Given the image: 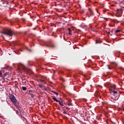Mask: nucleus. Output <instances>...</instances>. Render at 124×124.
<instances>
[{
    "mask_svg": "<svg viewBox=\"0 0 124 124\" xmlns=\"http://www.w3.org/2000/svg\"><path fill=\"white\" fill-rule=\"evenodd\" d=\"M100 43H102V41L99 40H96L95 41V44H100Z\"/></svg>",
    "mask_w": 124,
    "mask_h": 124,
    "instance_id": "1a4fd4ad",
    "label": "nucleus"
},
{
    "mask_svg": "<svg viewBox=\"0 0 124 124\" xmlns=\"http://www.w3.org/2000/svg\"><path fill=\"white\" fill-rule=\"evenodd\" d=\"M29 52H31V50L29 49Z\"/></svg>",
    "mask_w": 124,
    "mask_h": 124,
    "instance_id": "c9c22d12",
    "label": "nucleus"
},
{
    "mask_svg": "<svg viewBox=\"0 0 124 124\" xmlns=\"http://www.w3.org/2000/svg\"><path fill=\"white\" fill-rule=\"evenodd\" d=\"M58 102L61 106H63V103H62V102H61L60 101Z\"/></svg>",
    "mask_w": 124,
    "mask_h": 124,
    "instance_id": "a211bd4d",
    "label": "nucleus"
},
{
    "mask_svg": "<svg viewBox=\"0 0 124 124\" xmlns=\"http://www.w3.org/2000/svg\"><path fill=\"white\" fill-rule=\"evenodd\" d=\"M33 30H34V31H35V30H36V27H35L33 29Z\"/></svg>",
    "mask_w": 124,
    "mask_h": 124,
    "instance_id": "c85d7f7f",
    "label": "nucleus"
},
{
    "mask_svg": "<svg viewBox=\"0 0 124 124\" xmlns=\"http://www.w3.org/2000/svg\"><path fill=\"white\" fill-rule=\"evenodd\" d=\"M41 82H44V80L41 79Z\"/></svg>",
    "mask_w": 124,
    "mask_h": 124,
    "instance_id": "7c9ffc66",
    "label": "nucleus"
},
{
    "mask_svg": "<svg viewBox=\"0 0 124 124\" xmlns=\"http://www.w3.org/2000/svg\"><path fill=\"white\" fill-rule=\"evenodd\" d=\"M22 90H23V91H26L27 90V87L23 86L22 87Z\"/></svg>",
    "mask_w": 124,
    "mask_h": 124,
    "instance_id": "f3484780",
    "label": "nucleus"
},
{
    "mask_svg": "<svg viewBox=\"0 0 124 124\" xmlns=\"http://www.w3.org/2000/svg\"><path fill=\"white\" fill-rule=\"evenodd\" d=\"M7 36H12L13 35H15V34L12 32V31L8 29H4L1 32Z\"/></svg>",
    "mask_w": 124,
    "mask_h": 124,
    "instance_id": "f03ea898",
    "label": "nucleus"
},
{
    "mask_svg": "<svg viewBox=\"0 0 124 124\" xmlns=\"http://www.w3.org/2000/svg\"><path fill=\"white\" fill-rule=\"evenodd\" d=\"M68 105L69 106H72V103H71V100L68 99Z\"/></svg>",
    "mask_w": 124,
    "mask_h": 124,
    "instance_id": "6e6552de",
    "label": "nucleus"
},
{
    "mask_svg": "<svg viewBox=\"0 0 124 124\" xmlns=\"http://www.w3.org/2000/svg\"><path fill=\"white\" fill-rule=\"evenodd\" d=\"M64 104H65V105H66V104H65V103H64Z\"/></svg>",
    "mask_w": 124,
    "mask_h": 124,
    "instance_id": "e433bc0d",
    "label": "nucleus"
},
{
    "mask_svg": "<svg viewBox=\"0 0 124 124\" xmlns=\"http://www.w3.org/2000/svg\"><path fill=\"white\" fill-rule=\"evenodd\" d=\"M108 34H110V32H108Z\"/></svg>",
    "mask_w": 124,
    "mask_h": 124,
    "instance_id": "f704fd0d",
    "label": "nucleus"
},
{
    "mask_svg": "<svg viewBox=\"0 0 124 124\" xmlns=\"http://www.w3.org/2000/svg\"><path fill=\"white\" fill-rule=\"evenodd\" d=\"M66 108L68 110H70V108H69L66 107Z\"/></svg>",
    "mask_w": 124,
    "mask_h": 124,
    "instance_id": "c756f323",
    "label": "nucleus"
},
{
    "mask_svg": "<svg viewBox=\"0 0 124 124\" xmlns=\"http://www.w3.org/2000/svg\"><path fill=\"white\" fill-rule=\"evenodd\" d=\"M16 114H17V115H19V111L16 110Z\"/></svg>",
    "mask_w": 124,
    "mask_h": 124,
    "instance_id": "393cba45",
    "label": "nucleus"
},
{
    "mask_svg": "<svg viewBox=\"0 0 124 124\" xmlns=\"http://www.w3.org/2000/svg\"><path fill=\"white\" fill-rule=\"evenodd\" d=\"M1 75H2V74L1 73V71H0V77H1Z\"/></svg>",
    "mask_w": 124,
    "mask_h": 124,
    "instance_id": "bb28decb",
    "label": "nucleus"
},
{
    "mask_svg": "<svg viewBox=\"0 0 124 124\" xmlns=\"http://www.w3.org/2000/svg\"><path fill=\"white\" fill-rule=\"evenodd\" d=\"M123 14V9H118L116 11V15H117V17H122V15Z\"/></svg>",
    "mask_w": 124,
    "mask_h": 124,
    "instance_id": "20e7f679",
    "label": "nucleus"
},
{
    "mask_svg": "<svg viewBox=\"0 0 124 124\" xmlns=\"http://www.w3.org/2000/svg\"><path fill=\"white\" fill-rule=\"evenodd\" d=\"M9 98L12 102H13L14 104L16 102L17 99H16V97L13 94H11L9 96Z\"/></svg>",
    "mask_w": 124,
    "mask_h": 124,
    "instance_id": "7ed1b4c3",
    "label": "nucleus"
},
{
    "mask_svg": "<svg viewBox=\"0 0 124 124\" xmlns=\"http://www.w3.org/2000/svg\"><path fill=\"white\" fill-rule=\"evenodd\" d=\"M14 105L16 107H18V108H21L22 107V105H21V104L19 103V102H17L14 103Z\"/></svg>",
    "mask_w": 124,
    "mask_h": 124,
    "instance_id": "423d86ee",
    "label": "nucleus"
},
{
    "mask_svg": "<svg viewBox=\"0 0 124 124\" xmlns=\"http://www.w3.org/2000/svg\"><path fill=\"white\" fill-rule=\"evenodd\" d=\"M38 86L39 87V88H43V86H42V85L40 84H38Z\"/></svg>",
    "mask_w": 124,
    "mask_h": 124,
    "instance_id": "aec40b11",
    "label": "nucleus"
},
{
    "mask_svg": "<svg viewBox=\"0 0 124 124\" xmlns=\"http://www.w3.org/2000/svg\"><path fill=\"white\" fill-rule=\"evenodd\" d=\"M110 91L111 98L113 100H118L120 97V92L117 89H116V85H113L109 88Z\"/></svg>",
    "mask_w": 124,
    "mask_h": 124,
    "instance_id": "f257e3e1",
    "label": "nucleus"
},
{
    "mask_svg": "<svg viewBox=\"0 0 124 124\" xmlns=\"http://www.w3.org/2000/svg\"><path fill=\"white\" fill-rule=\"evenodd\" d=\"M111 64H112L113 65H115V66H117V63L115 62H111Z\"/></svg>",
    "mask_w": 124,
    "mask_h": 124,
    "instance_id": "2eb2a0df",
    "label": "nucleus"
},
{
    "mask_svg": "<svg viewBox=\"0 0 124 124\" xmlns=\"http://www.w3.org/2000/svg\"><path fill=\"white\" fill-rule=\"evenodd\" d=\"M31 92H32V91H29V93H31Z\"/></svg>",
    "mask_w": 124,
    "mask_h": 124,
    "instance_id": "473e14b6",
    "label": "nucleus"
},
{
    "mask_svg": "<svg viewBox=\"0 0 124 124\" xmlns=\"http://www.w3.org/2000/svg\"><path fill=\"white\" fill-rule=\"evenodd\" d=\"M21 20H22L24 21H26V19H25L24 18H21Z\"/></svg>",
    "mask_w": 124,
    "mask_h": 124,
    "instance_id": "a878e982",
    "label": "nucleus"
},
{
    "mask_svg": "<svg viewBox=\"0 0 124 124\" xmlns=\"http://www.w3.org/2000/svg\"><path fill=\"white\" fill-rule=\"evenodd\" d=\"M81 14H83V13H84V10H81L80 11Z\"/></svg>",
    "mask_w": 124,
    "mask_h": 124,
    "instance_id": "b1692460",
    "label": "nucleus"
},
{
    "mask_svg": "<svg viewBox=\"0 0 124 124\" xmlns=\"http://www.w3.org/2000/svg\"><path fill=\"white\" fill-rule=\"evenodd\" d=\"M29 94L30 95H31V98H33V97H34V96H36V95L35 94H33L32 93H29Z\"/></svg>",
    "mask_w": 124,
    "mask_h": 124,
    "instance_id": "4468645a",
    "label": "nucleus"
},
{
    "mask_svg": "<svg viewBox=\"0 0 124 124\" xmlns=\"http://www.w3.org/2000/svg\"><path fill=\"white\" fill-rule=\"evenodd\" d=\"M68 31H69V34L70 35H71V34H72V33H71V29L70 28H68Z\"/></svg>",
    "mask_w": 124,
    "mask_h": 124,
    "instance_id": "ddd939ff",
    "label": "nucleus"
},
{
    "mask_svg": "<svg viewBox=\"0 0 124 124\" xmlns=\"http://www.w3.org/2000/svg\"><path fill=\"white\" fill-rule=\"evenodd\" d=\"M89 13L87 14L88 15L90 14V16H93V11L91 9V8H89Z\"/></svg>",
    "mask_w": 124,
    "mask_h": 124,
    "instance_id": "0eeeda50",
    "label": "nucleus"
},
{
    "mask_svg": "<svg viewBox=\"0 0 124 124\" xmlns=\"http://www.w3.org/2000/svg\"><path fill=\"white\" fill-rule=\"evenodd\" d=\"M107 66L108 69H109V70H111V69H113V66H112L111 65H107Z\"/></svg>",
    "mask_w": 124,
    "mask_h": 124,
    "instance_id": "9d476101",
    "label": "nucleus"
},
{
    "mask_svg": "<svg viewBox=\"0 0 124 124\" xmlns=\"http://www.w3.org/2000/svg\"><path fill=\"white\" fill-rule=\"evenodd\" d=\"M120 69H121V70H124V68H123V67H120Z\"/></svg>",
    "mask_w": 124,
    "mask_h": 124,
    "instance_id": "5701e85b",
    "label": "nucleus"
},
{
    "mask_svg": "<svg viewBox=\"0 0 124 124\" xmlns=\"http://www.w3.org/2000/svg\"><path fill=\"white\" fill-rule=\"evenodd\" d=\"M46 47H51V48H54V47H55V45H51L50 46H49L46 45Z\"/></svg>",
    "mask_w": 124,
    "mask_h": 124,
    "instance_id": "dca6fc26",
    "label": "nucleus"
},
{
    "mask_svg": "<svg viewBox=\"0 0 124 124\" xmlns=\"http://www.w3.org/2000/svg\"><path fill=\"white\" fill-rule=\"evenodd\" d=\"M117 3L118 4H121V3H123V0H117Z\"/></svg>",
    "mask_w": 124,
    "mask_h": 124,
    "instance_id": "9b49d317",
    "label": "nucleus"
},
{
    "mask_svg": "<svg viewBox=\"0 0 124 124\" xmlns=\"http://www.w3.org/2000/svg\"><path fill=\"white\" fill-rule=\"evenodd\" d=\"M22 66H24V65H22Z\"/></svg>",
    "mask_w": 124,
    "mask_h": 124,
    "instance_id": "4c0bfd02",
    "label": "nucleus"
},
{
    "mask_svg": "<svg viewBox=\"0 0 124 124\" xmlns=\"http://www.w3.org/2000/svg\"><path fill=\"white\" fill-rule=\"evenodd\" d=\"M52 93H53L54 94H56V95H59V94L58 93H57L55 91H52Z\"/></svg>",
    "mask_w": 124,
    "mask_h": 124,
    "instance_id": "6ab92c4d",
    "label": "nucleus"
},
{
    "mask_svg": "<svg viewBox=\"0 0 124 124\" xmlns=\"http://www.w3.org/2000/svg\"><path fill=\"white\" fill-rule=\"evenodd\" d=\"M4 0H1V2H1V3L4 2Z\"/></svg>",
    "mask_w": 124,
    "mask_h": 124,
    "instance_id": "cd10ccee",
    "label": "nucleus"
},
{
    "mask_svg": "<svg viewBox=\"0 0 124 124\" xmlns=\"http://www.w3.org/2000/svg\"><path fill=\"white\" fill-rule=\"evenodd\" d=\"M63 113L64 114H66V112L65 111H63Z\"/></svg>",
    "mask_w": 124,
    "mask_h": 124,
    "instance_id": "2f4dec72",
    "label": "nucleus"
},
{
    "mask_svg": "<svg viewBox=\"0 0 124 124\" xmlns=\"http://www.w3.org/2000/svg\"><path fill=\"white\" fill-rule=\"evenodd\" d=\"M0 6L1 7H7V4L6 3V2H0Z\"/></svg>",
    "mask_w": 124,
    "mask_h": 124,
    "instance_id": "39448f33",
    "label": "nucleus"
},
{
    "mask_svg": "<svg viewBox=\"0 0 124 124\" xmlns=\"http://www.w3.org/2000/svg\"><path fill=\"white\" fill-rule=\"evenodd\" d=\"M52 99L53 100H54V101H56V102H59V100H58L56 98V97H55V96H52Z\"/></svg>",
    "mask_w": 124,
    "mask_h": 124,
    "instance_id": "f8f14e48",
    "label": "nucleus"
},
{
    "mask_svg": "<svg viewBox=\"0 0 124 124\" xmlns=\"http://www.w3.org/2000/svg\"><path fill=\"white\" fill-rule=\"evenodd\" d=\"M7 75H8V73H6L4 74V77H5V76H7Z\"/></svg>",
    "mask_w": 124,
    "mask_h": 124,
    "instance_id": "4be33fe9",
    "label": "nucleus"
},
{
    "mask_svg": "<svg viewBox=\"0 0 124 124\" xmlns=\"http://www.w3.org/2000/svg\"><path fill=\"white\" fill-rule=\"evenodd\" d=\"M30 93H31L30 92H29L28 94H30Z\"/></svg>",
    "mask_w": 124,
    "mask_h": 124,
    "instance_id": "72a5a7b5",
    "label": "nucleus"
},
{
    "mask_svg": "<svg viewBox=\"0 0 124 124\" xmlns=\"http://www.w3.org/2000/svg\"><path fill=\"white\" fill-rule=\"evenodd\" d=\"M120 31H121L117 30L115 31L116 33H118V32H120Z\"/></svg>",
    "mask_w": 124,
    "mask_h": 124,
    "instance_id": "412c9836",
    "label": "nucleus"
}]
</instances>
